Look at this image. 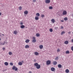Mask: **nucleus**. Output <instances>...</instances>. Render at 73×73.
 I'll use <instances>...</instances> for the list:
<instances>
[{"mask_svg":"<svg viewBox=\"0 0 73 73\" xmlns=\"http://www.w3.org/2000/svg\"><path fill=\"white\" fill-rule=\"evenodd\" d=\"M34 65L35 66H36V68L38 69H39L40 68L41 66H40V65L38 64L37 63H35L34 64Z\"/></svg>","mask_w":73,"mask_h":73,"instance_id":"f257e3e1","label":"nucleus"},{"mask_svg":"<svg viewBox=\"0 0 73 73\" xmlns=\"http://www.w3.org/2000/svg\"><path fill=\"white\" fill-rule=\"evenodd\" d=\"M33 40H32V41L33 42H36V38L34 36L33 37Z\"/></svg>","mask_w":73,"mask_h":73,"instance_id":"f03ea898","label":"nucleus"},{"mask_svg":"<svg viewBox=\"0 0 73 73\" xmlns=\"http://www.w3.org/2000/svg\"><path fill=\"white\" fill-rule=\"evenodd\" d=\"M12 69H13V70H15V71H17V68L15 67V66H14L13 67Z\"/></svg>","mask_w":73,"mask_h":73,"instance_id":"7ed1b4c3","label":"nucleus"},{"mask_svg":"<svg viewBox=\"0 0 73 73\" xmlns=\"http://www.w3.org/2000/svg\"><path fill=\"white\" fill-rule=\"evenodd\" d=\"M63 15H65L67 14V12L66 11H64L63 12Z\"/></svg>","mask_w":73,"mask_h":73,"instance_id":"20e7f679","label":"nucleus"},{"mask_svg":"<svg viewBox=\"0 0 73 73\" xmlns=\"http://www.w3.org/2000/svg\"><path fill=\"white\" fill-rule=\"evenodd\" d=\"M51 63L50 61V60H48L46 62V64L47 65H49Z\"/></svg>","mask_w":73,"mask_h":73,"instance_id":"39448f33","label":"nucleus"},{"mask_svg":"<svg viewBox=\"0 0 73 73\" xmlns=\"http://www.w3.org/2000/svg\"><path fill=\"white\" fill-rule=\"evenodd\" d=\"M50 0H46L45 2L46 3H50Z\"/></svg>","mask_w":73,"mask_h":73,"instance_id":"423d86ee","label":"nucleus"},{"mask_svg":"<svg viewBox=\"0 0 73 73\" xmlns=\"http://www.w3.org/2000/svg\"><path fill=\"white\" fill-rule=\"evenodd\" d=\"M51 71H52V72H53L55 70V68H54L53 67H52L51 68Z\"/></svg>","mask_w":73,"mask_h":73,"instance_id":"0eeeda50","label":"nucleus"},{"mask_svg":"<svg viewBox=\"0 0 73 73\" xmlns=\"http://www.w3.org/2000/svg\"><path fill=\"white\" fill-rule=\"evenodd\" d=\"M13 33H14V34H15V35H17V34L18 33L17 31H14Z\"/></svg>","mask_w":73,"mask_h":73,"instance_id":"6e6552de","label":"nucleus"},{"mask_svg":"<svg viewBox=\"0 0 73 73\" xmlns=\"http://www.w3.org/2000/svg\"><path fill=\"white\" fill-rule=\"evenodd\" d=\"M35 19L36 20H38V19H39V18L37 16H36V17H35Z\"/></svg>","mask_w":73,"mask_h":73,"instance_id":"1a4fd4ad","label":"nucleus"},{"mask_svg":"<svg viewBox=\"0 0 73 73\" xmlns=\"http://www.w3.org/2000/svg\"><path fill=\"white\" fill-rule=\"evenodd\" d=\"M28 13V11H25L24 12V13L25 14V15H27Z\"/></svg>","mask_w":73,"mask_h":73,"instance_id":"9d476101","label":"nucleus"},{"mask_svg":"<svg viewBox=\"0 0 73 73\" xmlns=\"http://www.w3.org/2000/svg\"><path fill=\"white\" fill-rule=\"evenodd\" d=\"M34 54L35 55H36V56H38V53L37 52H35L34 53Z\"/></svg>","mask_w":73,"mask_h":73,"instance_id":"9b49d317","label":"nucleus"},{"mask_svg":"<svg viewBox=\"0 0 73 73\" xmlns=\"http://www.w3.org/2000/svg\"><path fill=\"white\" fill-rule=\"evenodd\" d=\"M65 33V32L64 31H62L61 33V35H63V34H64Z\"/></svg>","mask_w":73,"mask_h":73,"instance_id":"f8f14e48","label":"nucleus"},{"mask_svg":"<svg viewBox=\"0 0 73 73\" xmlns=\"http://www.w3.org/2000/svg\"><path fill=\"white\" fill-rule=\"evenodd\" d=\"M18 65L20 66L22 65H23V63L21 62H19L18 63Z\"/></svg>","mask_w":73,"mask_h":73,"instance_id":"ddd939ff","label":"nucleus"},{"mask_svg":"<svg viewBox=\"0 0 73 73\" xmlns=\"http://www.w3.org/2000/svg\"><path fill=\"white\" fill-rule=\"evenodd\" d=\"M25 48H26L27 49V48H29V45H27L25 46Z\"/></svg>","mask_w":73,"mask_h":73,"instance_id":"4468645a","label":"nucleus"},{"mask_svg":"<svg viewBox=\"0 0 73 73\" xmlns=\"http://www.w3.org/2000/svg\"><path fill=\"white\" fill-rule=\"evenodd\" d=\"M53 64L54 65H56L57 64V62L56 61L53 62Z\"/></svg>","mask_w":73,"mask_h":73,"instance_id":"2eb2a0df","label":"nucleus"},{"mask_svg":"<svg viewBox=\"0 0 73 73\" xmlns=\"http://www.w3.org/2000/svg\"><path fill=\"white\" fill-rule=\"evenodd\" d=\"M65 72L66 73H68L69 72V70L68 69H67L66 70Z\"/></svg>","mask_w":73,"mask_h":73,"instance_id":"dca6fc26","label":"nucleus"},{"mask_svg":"<svg viewBox=\"0 0 73 73\" xmlns=\"http://www.w3.org/2000/svg\"><path fill=\"white\" fill-rule=\"evenodd\" d=\"M43 48V46L42 45H40L39 46V48L40 49H42V48Z\"/></svg>","mask_w":73,"mask_h":73,"instance_id":"f3484780","label":"nucleus"},{"mask_svg":"<svg viewBox=\"0 0 73 73\" xmlns=\"http://www.w3.org/2000/svg\"><path fill=\"white\" fill-rule=\"evenodd\" d=\"M25 42H26V43H28V42H29V39H27L26 40Z\"/></svg>","mask_w":73,"mask_h":73,"instance_id":"a211bd4d","label":"nucleus"},{"mask_svg":"<svg viewBox=\"0 0 73 73\" xmlns=\"http://www.w3.org/2000/svg\"><path fill=\"white\" fill-rule=\"evenodd\" d=\"M68 43H69V42L68 41H66L64 42V44H68Z\"/></svg>","mask_w":73,"mask_h":73,"instance_id":"6ab92c4d","label":"nucleus"},{"mask_svg":"<svg viewBox=\"0 0 73 73\" xmlns=\"http://www.w3.org/2000/svg\"><path fill=\"white\" fill-rule=\"evenodd\" d=\"M51 21L53 23H54V22H55V20L53 19H51Z\"/></svg>","mask_w":73,"mask_h":73,"instance_id":"aec40b11","label":"nucleus"},{"mask_svg":"<svg viewBox=\"0 0 73 73\" xmlns=\"http://www.w3.org/2000/svg\"><path fill=\"white\" fill-rule=\"evenodd\" d=\"M25 27V26H24V25H22L21 26V28L22 29H23V28H24Z\"/></svg>","mask_w":73,"mask_h":73,"instance_id":"412c9836","label":"nucleus"},{"mask_svg":"<svg viewBox=\"0 0 73 73\" xmlns=\"http://www.w3.org/2000/svg\"><path fill=\"white\" fill-rule=\"evenodd\" d=\"M58 68H61L62 67V66H61V64H59L58 65Z\"/></svg>","mask_w":73,"mask_h":73,"instance_id":"4be33fe9","label":"nucleus"},{"mask_svg":"<svg viewBox=\"0 0 73 73\" xmlns=\"http://www.w3.org/2000/svg\"><path fill=\"white\" fill-rule=\"evenodd\" d=\"M36 16L39 17L40 16V14L39 13H37L36 14Z\"/></svg>","mask_w":73,"mask_h":73,"instance_id":"5701e85b","label":"nucleus"},{"mask_svg":"<svg viewBox=\"0 0 73 73\" xmlns=\"http://www.w3.org/2000/svg\"><path fill=\"white\" fill-rule=\"evenodd\" d=\"M5 65H6V66H7L8 65V63L7 62H5Z\"/></svg>","mask_w":73,"mask_h":73,"instance_id":"b1692460","label":"nucleus"},{"mask_svg":"<svg viewBox=\"0 0 73 73\" xmlns=\"http://www.w3.org/2000/svg\"><path fill=\"white\" fill-rule=\"evenodd\" d=\"M36 36L37 37H39L40 36V34L38 33H37L36 34Z\"/></svg>","mask_w":73,"mask_h":73,"instance_id":"393cba45","label":"nucleus"},{"mask_svg":"<svg viewBox=\"0 0 73 73\" xmlns=\"http://www.w3.org/2000/svg\"><path fill=\"white\" fill-rule=\"evenodd\" d=\"M66 54H69V53H70V52H69V51L67 50L66 52Z\"/></svg>","mask_w":73,"mask_h":73,"instance_id":"a878e982","label":"nucleus"},{"mask_svg":"<svg viewBox=\"0 0 73 73\" xmlns=\"http://www.w3.org/2000/svg\"><path fill=\"white\" fill-rule=\"evenodd\" d=\"M9 54L10 55H11L12 54V52H9Z\"/></svg>","mask_w":73,"mask_h":73,"instance_id":"bb28decb","label":"nucleus"},{"mask_svg":"<svg viewBox=\"0 0 73 73\" xmlns=\"http://www.w3.org/2000/svg\"><path fill=\"white\" fill-rule=\"evenodd\" d=\"M64 20L65 21H66L68 20V18L66 17L64 18Z\"/></svg>","mask_w":73,"mask_h":73,"instance_id":"cd10ccee","label":"nucleus"},{"mask_svg":"<svg viewBox=\"0 0 73 73\" xmlns=\"http://www.w3.org/2000/svg\"><path fill=\"white\" fill-rule=\"evenodd\" d=\"M49 31L51 32H53V29H49Z\"/></svg>","mask_w":73,"mask_h":73,"instance_id":"c85d7f7f","label":"nucleus"},{"mask_svg":"<svg viewBox=\"0 0 73 73\" xmlns=\"http://www.w3.org/2000/svg\"><path fill=\"white\" fill-rule=\"evenodd\" d=\"M19 10H21V9H22V7L21 6H20L19 7Z\"/></svg>","mask_w":73,"mask_h":73,"instance_id":"c756f323","label":"nucleus"},{"mask_svg":"<svg viewBox=\"0 0 73 73\" xmlns=\"http://www.w3.org/2000/svg\"><path fill=\"white\" fill-rule=\"evenodd\" d=\"M58 57L57 56L56 58H55V60H58Z\"/></svg>","mask_w":73,"mask_h":73,"instance_id":"7c9ffc66","label":"nucleus"},{"mask_svg":"<svg viewBox=\"0 0 73 73\" xmlns=\"http://www.w3.org/2000/svg\"><path fill=\"white\" fill-rule=\"evenodd\" d=\"M49 9H53V7H49Z\"/></svg>","mask_w":73,"mask_h":73,"instance_id":"2f4dec72","label":"nucleus"},{"mask_svg":"<svg viewBox=\"0 0 73 73\" xmlns=\"http://www.w3.org/2000/svg\"><path fill=\"white\" fill-rule=\"evenodd\" d=\"M57 52H60V49H59V48L57 49Z\"/></svg>","mask_w":73,"mask_h":73,"instance_id":"473e14b6","label":"nucleus"},{"mask_svg":"<svg viewBox=\"0 0 73 73\" xmlns=\"http://www.w3.org/2000/svg\"><path fill=\"white\" fill-rule=\"evenodd\" d=\"M45 16L44 15H41V17H44Z\"/></svg>","mask_w":73,"mask_h":73,"instance_id":"72a5a7b5","label":"nucleus"},{"mask_svg":"<svg viewBox=\"0 0 73 73\" xmlns=\"http://www.w3.org/2000/svg\"><path fill=\"white\" fill-rule=\"evenodd\" d=\"M54 29H55L56 30V29H58V27H55L54 28Z\"/></svg>","mask_w":73,"mask_h":73,"instance_id":"f704fd0d","label":"nucleus"},{"mask_svg":"<svg viewBox=\"0 0 73 73\" xmlns=\"http://www.w3.org/2000/svg\"><path fill=\"white\" fill-rule=\"evenodd\" d=\"M10 64V65H13V63H11Z\"/></svg>","mask_w":73,"mask_h":73,"instance_id":"c9c22d12","label":"nucleus"},{"mask_svg":"<svg viewBox=\"0 0 73 73\" xmlns=\"http://www.w3.org/2000/svg\"><path fill=\"white\" fill-rule=\"evenodd\" d=\"M21 25H23V22H20Z\"/></svg>","mask_w":73,"mask_h":73,"instance_id":"e433bc0d","label":"nucleus"},{"mask_svg":"<svg viewBox=\"0 0 73 73\" xmlns=\"http://www.w3.org/2000/svg\"><path fill=\"white\" fill-rule=\"evenodd\" d=\"M36 0H33V2L35 3V2H36Z\"/></svg>","mask_w":73,"mask_h":73,"instance_id":"4c0bfd02","label":"nucleus"},{"mask_svg":"<svg viewBox=\"0 0 73 73\" xmlns=\"http://www.w3.org/2000/svg\"><path fill=\"white\" fill-rule=\"evenodd\" d=\"M71 50L73 51V46L71 47Z\"/></svg>","mask_w":73,"mask_h":73,"instance_id":"58836bf2","label":"nucleus"},{"mask_svg":"<svg viewBox=\"0 0 73 73\" xmlns=\"http://www.w3.org/2000/svg\"><path fill=\"white\" fill-rule=\"evenodd\" d=\"M63 28H64V27H63V26L61 27V29H63Z\"/></svg>","mask_w":73,"mask_h":73,"instance_id":"ea45409f","label":"nucleus"},{"mask_svg":"<svg viewBox=\"0 0 73 73\" xmlns=\"http://www.w3.org/2000/svg\"><path fill=\"white\" fill-rule=\"evenodd\" d=\"M68 34H70H70H71V32H70V31H69V32H68Z\"/></svg>","mask_w":73,"mask_h":73,"instance_id":"a19ab883","label":"nucleus"},{"mask_svg":"<svg viewBox=\"0 0 73 73\" xmlns=\"http://www.w3.org/2000/svg\"><path fill=\"white\" fill-rule=\"evenodd\" d=\"M3 50H4L5 49V48H3Z\"/></svg>","mask_w":73,"mask_h":73,"instance_id":"79ce46f5","label":"nucleus"},{"mask_svg":"<svg viewBox=\"0 0 73 73\" xmlns=\"http://www.w3.org/2000/svg\"><path fill=\"white\" fill-rule=\"evenodd\" d=\"M71 42H73V39H72Z\"/></svg>","mask_w":73,"mask_h":73,"instance_id":"37998d69","label":"nucleus"},{"mask_svg":"<svg viewBox=\"0 0 73 73\" xmlns=\"http://www.w3.org/2000/svg\"><path fill=\"white\" fill-rule=\"evenodd\" d=\"M29 73H32V71H29Z\"/></svg>","mask_w":73,"mask_h":73,"instance_id":"c03bdc74","label":"nucleus"},{"mask_svg":"<svg viewBox=\"0 0 73 73\" xmlns=\"http://www.w3.org/2000/svg\"><path fill=\"white\" fill-rule=\"evenodd\" d=\"M1 13H0V16H1Z\"/></svg>","mask_w":73,"mask_h":73,"instance_id":"a18cd8bd","label":"nucleus"},{"mask_svg":"<svg viewBox=\"0 0 73 73\" xmlns=\"http://www.w3.org/2000/svg\"><path fill=\"white\" fill-rule=\"evenodd\" d=\"M61 21L62 22H64V21H63V20H62V21Z\"/></svg>","mask_w":73,"mask_h":73,"instance_id":"49530a36","label":"nucleus"},{"mask_svg":"<svg viewBox=\"0 0 73 73\" xmlns=\"http://www.w3.org/2000/svg\"><path fill=\"white\" fill-rule=\"evenodd\" d=\"M23 60H22V62L23 63Z\"/></svg>","mask_w":73,"mask_h":73,"instance_id":"de8ad7c7","label":"nucleus"},{"mask_svg":"<svg viewBox=\"0 0 73 73\" xmlns=\"http://www.w3.org/2000/svg\"><path fill=\"white\" fill-rule=\"evenodd\" d=\"M34 61H35V62L36 61V60H34Z\"/></svg>","mask_w":73,"mask_h":73,"instance_id":"09e8293b","label":"nucleus"},{"mask_svg":"<svg viewBox=\"0 0 73 73\" xmlns=\"http://www.w3.org/2000/svg\"><path fill=\"white\" fill-rule=\"evenodd\" d=\"M2 35H3V36H4V35L3 34H2Z\"/></svg>","mask_w":73,"mask_h":73,"instance_id":"8fccbe9b","label":"nucleus"},{"mask_svg":"<svg viewBox=\"0 0 73 73\" xmlns=\"http://www.w3.org/2000/svg\"><path fill=\"white\" fill-rule=\"evenodd\" d=\"M1 38H0V41H1Z\"/></svg>","mask_w":73,"mask_h":73,"instance_id":"3c124183","label":"nucleus"},{"mask_svg":"<svg viewBox=\"0 0 73 73\" xmlns=\"http://www.w3.org/2000/svg\"><path fill=\"white\" fill-rule=\"evenodd\" d=\"M3 45H4V44H3Z\"/></svg>","mask_w":73,"mask_h":73,"instance_id":"603ef678","label":"nucleus"}]
</instances>
